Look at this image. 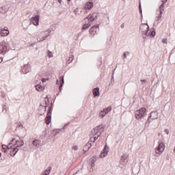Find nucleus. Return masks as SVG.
<instances>
[{
  "label": "nucleus",
  "mask_w": 175,
  "mask_h": 175,
  "mask_svg": "<svg viewBox=\"0 0 175 175\" xmlns=\"http://www.w3.org/2000/svg\"><path fill=\"white\" fill-rule=\"evenodd\" d=\"M174 150H175V147H174Z\"/></svg>",
  "instance_id": "obj_60"
},
{
  "label": "nucleus",
  "mask_w": 175,
  "mask_h": 175,
  "mask_svg": "<svg viewBox=\"0 0 175 175\" xmlns=\"http://www.w3.org/2000/svg\"><path fill=\"white\" fill-rule=\"evenodd\" d=\"M62 87H64V85L60 84L59 87V90L60 92L62 91Z\"/></svg>",
  "instance_id": "obj_40"
},
{
  "label": "nucleus",
  "mask_w": 175,
  "mask_h": 175,
  "mask_svg": "<svg viewBox=\"0 0 175 175\" xmlns=\"http://www.w3.org/2000/svg\"><path fill=\"white\" fill-rule=\"evenodd\" d=\"M125 27V25L123 23L120 25V28L123 29Z\"/></svg>",
  "instance_id": "obj_49"
},
{
  "label": "nucleus",
  "mask_w": 175,
  "mask_h": 175,
  "mask_svg": "<svg viewBox=\"0 0 175 175\" xmlns=\"http://www.w3.org/2000/svg\"><path fill=\"white\" fill-rule=\"evenodd\" d=\"M3 111H5L6 113V106L3 107Z\"/></svg>",
  "instance_id": "obj_43"
},
{
  "label": "nucleus",
  "mask_w": 175,
  "mask_h": 175,
  "mask_svg": "<svg viewBox=\"0 0 175 175\" xmlns=\"http://www.w3.org/2000/svg\"><path fill=\"white\" fill-rule=\"evenodd\" d=\"M47 53H48V57L49 58H53V53L50 51H48Z\"/></svg>",
  "instance_id": "obj_32"
},
{
  "label": "nucleus",
  "mask_w": 175,
  "mask_h": 175,
  "mask_svg": "<svg viewBox=\"0 0 175 175\" xmlns=\"http://www.w3.org/2000/svg\"><path fill=\"white\" fill-rule=\"evenodd\" d=\"M147 36H145V34H144V35H142V38H143V39L144 40H146V37Z\"/></svg>",
  "instance_id": "obj_46"
},
{
  "label": "nucleus",
  "mask_w": 175,
  "mask_h": 175,
  "mask_svg": "<svg viewBox=\"0 0 175 175\" xmlns=\"http://www.w3.org/2000/svg\"><path fill=\"white\" fill-rule=\"evenodd\" d=\"M105 111H100V112L99 113V116L100 117H101L102 118H103V117H105V116H106L107 113H105Z\"/></svg>",
  "instance_id": "obj_27"
},
{
  "label": "nucleus",
  "mask_w": 175,
  "mask_h": 175,
  "mask_svg": "<svg viewBox=\"0 0 175 175\" xmlns=\"http://www.w3.org/2000/svg\"><path fill=\"white\" fill-rule=\"evenodd\" d=\"M47 102H49V97L46 96L44 98V103H45V105H46V106L44 107V111H46V107H47V105H49V103Z\"/></svg>",
  "instance_id": "obj_25"
},
{
  "label": "nucleus",
  "mask_w": 175,
  "mask_h": 175,
  "mask_svg": "<svg viewBox=\"0 0 175 175\" xmlns=\"http://www.w3.org/2000/svg\"><path fill=\"white\" fill-rule=\"evenodd\" d=\"M1 157H2V153L0 152V158H1Z\"/></svg>",
  "instance_id": "obj_55"
},
{
  "label": "nucleus",
  "mask_w": 175,
  "mask_h": 175,
  "mask_svg": "<svg viewBox=\"0 0 175 175\" xmlns=\"http://www.w3.org/2000/svg\"><path fill=\"white\" fill-rule=\"evenodd\" d=\"M13 142H14V139H12V143H13Z\"/></svg>",
  "instance_id": "obj_54"
},
{
  "label": "nucleus",
  "mask_w": 175,
  "mask_h": 175,
  "mask_svg": "<svg viewBox=\"0 0 175 175\" xmlns=\"http://www.w3.org/2000/svg\"><path fill=\"white\" fill-rule=\"evenodd\" d=\"M57 84H58V80H57Z\"/></svg>",
  "instance_id": "obj_58"
},
{
  "label": "nucleus",
  "mask_w": 175,
  "mask_h": 175,
  "mask_svg": "<svg viewBox=\"0 0 175 175\" xmlns=\"http://www.w3.org/2000/svg\"><path fill=\"white\" fill-rule=\"evenodd\" d=\"M135 116L137 120H142V118H144L145 116H147V109L145 107H142L135 111Z\"/></svg>",
  "instance_id": "obj_3"
},
{
  "label": "nucleus",
  "mask_w": 175,
  "mask_h": 175,
  "mask_svg": "<svg viewBox=\"0 0 175 175\" xmlns=\"http://www.w3.org/2000/svg\"><path fill=\"white\" fill-rule=\"evenodd\" d=\"M72 148H73V150H75V151H77V150H79V146H74L72 147Z\"/></svg>",
  "instance_id": "obj_38"
},
{
  "label": "nucleus",
  "mask_w": 175,
  "mask_h": 175,
  "mask_svg": "<svg viewBox=\"0 0 175 175\" xmlns=\"http://www.w3.org/2000/svg\"><path fill=\"white\" fill-rule=\"evenodd\" d=\"M2 61H3V59H2V57H0V64L2 62Z\"/></svg>",
  "instance_id": "obj_51"
},
{
  "label": "nucleus",
  "mask_w": 175,
  "mask_h": 175,
  "mask_svg": "<svg viewBox=\"0 0 175 175\" xmlns=\"http://www.w3.org/2000/svg\"><path fill=\"white\" fill-rule=\"evenodd\" d=\"M92 147V144H91V142H88L84 146H83V150L84 151V152H87V151H88V150H90V148Z\"/></svg>",
  "instance_id": "obj_16"
},
{
  "label": "nucleus",
  "mask_w": 175,
  "mask_h": 175,
  "mask_svg": "<svg viewBox=\"0 0 175 175\" xmlns=\"http://www.w3.org/2000/svg\"><path fill=\"white\" fill-rule=\"evenodd\" d=\"M31 70V66L29 64H25L23 67H22V73L23 75H27V73H29Z\"/></svg>",
  "instance_id": "obj_13"
},
{
  "label": "nucleus",
  "mask_w": 175,
  "mask_h": 175,
  "mask_svg": "<svg viewBox=\"0 0 175 175\" xmlns=\"http://www.w3.org/2000/svg\"><path fill=\"white\" fill-rule=\"evenodd\" d=\"M5 147L6 148L7 151H9L10 150V148H9V146L5 145Z\"/></svg>",
  "instance_id": "obj_44"
},
{
  "label": "nucleus",
  "mask_w": 175,
  "mask_h": 175,
  "mask_svg": "<svg viewBox=\"0 0 175 175\" xmlns=\"http://www.w3.org/2000/svg\"><path fill=\"white\" fill-rule=\"evenodd\" d=\"M19 126H23V124H21L19 125Z\"/></svg>",
  "instance_id": "obj_56"
},
{
  "label": "nucleus",
  "mask_w": 175,
  "mask_h": 175,
  "mask_svg": "<svg viewBox=\"0 0 175 175\" xmlns=\"http://www.w3.org/2000/svg\"><path fill=\"white\" fill-rule=\"evenodd\" d=\"M16 144H17V146H20V145H21V144H20V141L16 140Z\"/></svg>",
  "instance_id": "obj_45"
},
{
  "label": "nucleus",
  "mask_w": 175,
  "mask_h": 175,
  "mask_svg": "<svg viewBox=\"0 0 175 175\" xmlns=\"http://www.w3.org/2000/svg\"><path fill=\"white\" fill-rule=\"evenodd\" d=\"M53 111V104L49 107L46 117L45 118V122L46 125H49L51 122V113Z\"/></svg>",
  "instance_id": "obj_8"
},
{
  "label": "nucleus",
  "mask_w": 175,
  "mask_h": 175,
  "mask_svg": "<svg viewBox=\"0 0 175 175\" xmlns=\"http://www.w3.org/2000/svg\"><path fill=\"white\" fill-rule=\"evenodd\" d=\"M90 162L95 163L96 162V157H92L90 159Z\"/></svg>",
  "instance_id": "obj_30"
},
{
  "label": "nucleus",
  "mask_w": 175,
  "mask_h": 175,
  "mask_svg": "<svg viewBox=\"0 0 175 175\" xmlns=\"http://www.w3.org/2000/svg\"><path fill=\"white\" fill-rule=\"evenodd\" d=\"M129 155L128 154H123L121 157V161H125V159H128Z\"/></svg>",
  "instance_id": "obj_24"
},
{
  "label": "nucleus",
  "mask_w": 175,
  "mask_h": 175,
  "mask_svg": "<svg viewBox=\"0 0 175 175\" xmlns=\"http://www.w3.org/2000/svg\"><path fill=\"white\" fill-rule=\"evenodd\" d=\"M68 1V2H70V0H67Z\"/></svg>",
  "instance_id": "obj_57"
},
{
  "label": "nucleus",
  "mask_w": 175,
  "mask_h": 175,
  "mask_svg": "<svg viewBox=\"0 0 175 175\" xmlns=\"http://www.w3.org/2000/svg\"><path fill=\"white\" fill-rule=\"evenodd\" d=\"M104 128L103 125H99L96 128L94 129V130L92 131V133H93V143H95V141L98 140V137L102 135V132L104 131Z\"/></svg>",
  "instance_id": "obj_2"
},
{
  "label": "nucleus",
  "mask_w": 175,
  "mask_h": 175,
  "mask_svg": "<svg viewBox=\"0 0 175 175\" xmlns=\"http://www.w3.org/2000/svg\"><path fill=\"white\" fill-rule=\"evenodd\" d=\"M98 31H99V25L92 27L89 30L90 35H92V36H95V35H96V32Z\"/></svg>",
  "instance_id": "obj_11"
},
{
  "label": "nucleus",
  "mask_w": 175,
  "mask_h": 175,
  "mask_svg": "<svg viewBox=\"0 0 175 175\" xmlns=\"http://www.w3.org/2000/svg\"><path fill=\"white\" fill-rule=\"evenodd\" d=\"M111 109H112L111 106H109L107 108H104L103 111L104 112H105V114H108L109 111H111Z\"/></svg>",
  "instance_id": "obj_22"
},
{
  "label": "nucleus",
  "mask_w": 175,
  "mask_h": 175,
  "mask_svg": "<svg viewBox=\"0 0 175 175\" xmlns=\"http://www.w3.org/2000/svg\"><path fill=\"white\" fill-rule=\"evenodd\" d=\"M139 12L140 14H142L143 11L142 10V4H140V3L139 5Z\"/></svg>",
  "instance_id": "obj_34"
},
{
  "label": "nucleus",
  "mask_w": 175,
  "mask_h": 175,
  "mask_svg": "<svg viewBox=\"0 0 175 175\" xmlns=\"http://www.w3.org/2000/svg\"><path fill=\"white\" fill-rule=\"evenodd\" d=\"M161 2H162V4L159 6V14L158 16H157L156 21H159V20L162 18V14L165 10L163 8H165V3L167 2V0H161Z\"/></svg>",
  "instance_id": "obj_7"
},
{
  "label": "nucleus",
  "mask_w": 175,
  "mask_h": 175,
  "mask_svg": "<svg viewBox=\"0 0 175 175\" xmlns=\"http://www.w3.org/2000/svg\"><path fill=\"white\" fill-rule=\"evenodd\" d=\"M2 149L3 150V152L6 153L8 152V150L6 149V147L5 145H2Z\"/></svg>",
  "instance_id": "obj_35"
},
{
  "label": "nucleus",
  "mask_w": 175,
  "mask_h": 175,
  "mask_svg": "<svg viewBox=\"0 0 175 175\" xmlns=\"http://www.w3.org/2000/svg\"><path fill=\"white\" fill-rule=\"evenodd\" d=\"M8 51V44L3 42L0 43V54H6Z\"/></svg>",
  "instance_id": "obj_10"
},
{
  "label": "nucleus",
  "mask_w": 175,
  "mask_h": 175,
  "mask_svg": "<svg viewBox=\"0 0 175 175\" xmlns=\"http://www.w3.org/2000/svg\"><path fill=\"white\" fill-rule=\"evenodd\" d=\"M98 18V13L94 12L90 14L84 18L85 24L82 26V31L85 29H88L91 27V23Z\"/></svg>",
  "instance_id": "obj_1"
},
{
  "label": "nucleus",
  "mask_w": 175,
  "mask_h": 175,
  "mask_svg": "<svg viewBox=\"0 0 175 175\" xmlns=\"http://www.w3.org/2000/svg\"><path fill=\"white\" fill-rule=\"evenodd\" d=\"M19 142H20L21 144L20 145H17L16 147H18V148L23 147V146H24V140L21 139Z\"/></svg>",
  "instance_id": "obj_31"
},
{
  "label": "nucleus",
  "mask_w": 175,
  "mask_h": 175,
  "mask_svg": "<svg viewBox=\"0 0 175 175\" xmlns=\"http://www.w3.org/2000/svg\"><path fill=\"white\" fill-rule=\"evenodd\" d=\"M59 80H60V84L64 85V76L60 77H59Z\"/></svg>",
  "instance_id": "obj_33"
},
{
  "label": "nucleus",
  "mask_w": 175,
  "mask_h": 175,
  "mask_svg": "<svg viewBox=\"0 0 175 175\" xmlns=\"http://www.w3.org/2000/svg\"><path fill=\"white\" fill-rule=\"evenodd\" d=\"M163 151H165V144L160 142L158 147L156 148V154L161 155Z\"/></svg>",
  "instance_id": "obj_9"
},
{
  "label": "nucleus",
  "mask_w": 175,
  "mask_h": 175,
  "mask_svg": "<svg viewBox=\"0 0 175 175\" xmlns=\"http://www.w3.org/2000/svg\"><path fill=\"white\" fill-rule=\"evenodd\" d=\"M90 166H91V167H94V166H95V163L90 162Z\"/></svg>",
  "instance_id": "obj_42"
},
{
  "label": "nucleus",
  "mask_w": 175,
  "mask_h": 175,
  "mask_svg": "<svg viewBox=\"0 0 175 175\" xmlns=\"http://www.w3.org/2000/svg\"><path fill=\"white\" fill-rule=\"evenodd\" d=\"M150 31V26L147 23H142L139 26V32H141L142 35H148V31Z\"/></svg>",
  "instance_id": "obj_6"
},
{
  "label": "nucleus",
  "mask_w": 175,
  "mask_h": 175,
  "mask_svg": "<svg viewBox=\"0 0 175 175\" xmlns=\"http://www.w3.org/2000/svg\"><path fill=\"white\" fill-rule=\"evenodd\" d=\"M162 43H165V44H167V38H163V39L162 40Z\"/></svg>",
  "instance_id": "obj_37"
},
{
  "label": "nucleus",
  "mask_w": 175,
  "mask_h": 175,
  "mask_svg": "<svg viewBox=\"0 0 175 175\" xmlns=\"http://www.w3.org/2000/svg\"><path fill=\"white\" fill-rule=\"evenodd\" d=\"M18 137L19 140H20V139H21V138H20V137Z\"/></svg>",
  "instance_id": "obj_59"
},
{
  "label": "nucleus",
  "mask_w": 175,
  "mask_h": 175,
  "mask_svg": "<svg viewBox=\"0 0 175 175\" xmlns=\"http://www.w3.org/2000/svg\"><path fill=\"white\" fill-rule=\"evenodd\" d=\"M69 125V123L66 124L64 127L63 129H65V128H66V126H68Z\"/></svg>",
  "instance_id": "obj_48"
},
{
  "label": "nucleus",
  "mask_w": 175,
  "mask_h": 175,
  "mask_svg": "<svg viewBox=\"0 0 175 175\" xmlns=\"http://www.w3.org/2000/svg\"><path fill=\"white\" fill-rule=\"evenodd\" d=\"M57 1H58L59 3H62V0H57Z\"/></svg>",
  "instance_id": "obj_53"
},
{
  "label": "nucleus",
  "mask_w": 175,
  "mask_h": 175,
  "mask_svg": "<svg viewBox=\"0 0 175 175\" xmlns=\"http://www.w3.org/2000/svg\"><path fill=\"white\" fill-rule=\"evenodd\" d=\"M129 54H130L129 52H124V53H123V57H122L123 59H126V55H129Z\"/></svg>",
  "instance_id": "obj_29"
},
{
  "label": "nucleus",
  "mask_w": 175,
  "mask_h": 175,
  "mask_svg": "<svg viewBox=\"0 0 175 175\" xmlns=\"http://www.w3.org/2000/svg\"><path fill=\"white\" fill-rule=\"evenodd\" d=\"M155 29H153L150 31H148V35H146L145 36H150L151 38H155Z\"/></svg>",
  "instance_id": "obj_19"
},
{
  "label": "nucleus",
  "mask_w": 175,
  "mask_h": 175,
  "mask_svg": "<svg viewBox=\"0 0 175 175\" xmlns=\"http://www.w3.org/2000/svg\"><path fill=\"white\" fill-rule=\"evenodd\" d=\"M51 166L48 167V168L44 172H42V175H49L51 172Z\"/></svg>",
  "instance_id": "obj_20"
},
{
  "label": "nucleus",
  "mask_w": 175,
  "mask_h": 175,
  "mask_svg": "<svg viewBox=\"0 0 175 175\" xmlns=\"http://www.w3.org/2000/svg\"><path fill=\"white\" fill-rule=\"evenodd\" d=\"M72 61H73V55H71V56H70L69 58H68L67 64H70Z\"/></svg>",
  "instance_id": "obj_28"
},
{
  "label": "nucleus",
  "mask_w": 175,
  "mask_h": 175,
  "mask_svg": "<svg viewBox=\"0 0 175 175\" xmlns=\"http://www.w3.org/2000/svg\"><path fill=\"white\" fill-rule=\"evenodd\" d=\"M40 16L36 15V16L32 17L31 18V23H32V24L33 25L38 26V25H39V20H40Z\"/></svg>",
  "instance_id": "obj_12"
},
{
  "label": "nucleus",
  "mask_w": 175,
  "mask_h": 175,
  "mask_svg": "<svg viewBox=\"0 0 175 175\" xmlns=\"http://www.w3.org/2000/svg\"><path fill=\"white\" fill-rule=\"evenodd\" d=\"M46 137V133H44V135L42 137V139H44Z\"/></svg>",
  "instance_id": "obj_52"
},
{
  "label": "nucleus",
  "mask_w": 175,
  "mask_h": 175,
  "mask_svg": "<svg viewBox=\"0 0 175 175\" xmlns=\"http://www.w3.org/2000/svg\"><path fill=\"white\" fill-rule=\"evenodd\" d=\"M108 152H109V146H107V145H105L103 152L100 154V158H105V157H107Z\"/></svg>",
  "instance_id": "obj_14"
},
{
  "label": "nucleus",
  "mask_w": 175,
  "mask_h": 175,
  "mask_svg": "<svg viewBox=\"0 0 175 175\" xmlns=\"http://www.w3.org/2000/svg\"><path fill=\"white\" fill-rule=\"evenodd\" d=\"M0 35H1V36H6L9 35V31H8V33H6V34L3 33V31H1Z\"/></svg>",
  "instance_id": "obj_36"
},
{
  "label": "nucleus",
  "mask_w": 175,
  "mask_h": 175,
  "mask_svg": "<svg viewBox=\"0 0 175 175\" xmlns=\"http://www.w3.org/2000/svg\"><path fill=\"white\" fill-rule=\"evenodd\" d=\"M140 81H141L142 84H143V83H147V80H146V79H141Z\"/></svg>",
  "instance_id": "obj_39"
},
{
  "label": "nucleus",
  "mask_w": 175,
  "mask_h": 175,
  "mask_svg": "<svg viewBox=\"0 0 175 175\" xmlns=\"http://www.w3.org/2000/svg\"><path fill=\"white\" fill-rule=\"evenodd\" d=\"M42 85H36V90L37 91L40 92V91H42Z\"/></svg>",
  "instance_id": "obj_26"
},
{
  "label": "nucleus",
  "mask_w": 175,
  "mask_h": 175,
  "mask_svg": "<svg viewBox=\"0 0 175 175\" xmlns=\"http://www.w3.org/2000/svg\"><path fill=\"white\" fill-rule=\"evenodd\" d=\"M92 8H94V4L92 3V2H87L84 6V8L86 10H91Z\"/></svg>",
  "instance_id": "obj_15"
},
{
  "label": "nucleus",
  "mask_w": 175,
  "mask_h": 175,
  "mask_svg": "<svg viewBox=\"0 0 175 175\" xmlns=\"http://www.w3.org/2000/svg\"><path fill=\"white\" fill-rule=\"evenodd\" d=\"M17 148H18V147L14 148L13 149V150L12 152V154H11V157H14V155H16L17 154V152H18V149H17Z\"/></svg>",
  "instance_id": "obj_23"
},
{
  "label": "nucleus",
  "mask_w": 175,
  "mask_h": 175,
  "mask_svg": "<svg viewBox=\"0 0 175 175\" xmlns=\"http://www.w3.org/2000/svg\"><path fill=\"white\" fill-rule=\"evenodd\" d=\"M32 144L35 146V147H39V146H40V141L39 139H34L32 142Z\"/></svg>",
  "instance_id": "obj_21"
},
{
  "label": "nucleus",
  "mask_w": 175,
  "mask_h": 175,
  "mask_svg": "<svg viewBox=\"0 0 175 175\" xmlns=\"http://www.w3.org/2000/svg\"><path fill=\"white\" fill-rule=\"evenodd\" d=\"M46 80H47V79H44V78H42V83H46Z\"/></svg>",
  "instance_id": "obj_47"
},
{
  "label": "nucleus",
  "mask_w": 175,
  "mask_h": 175,
  "mask_svg": "<svg viewBox=\"0 0 175 175\" xmlns=\"http://www.w3.org/2000/svg\"><path fill=\"white\" fill-rule=\"evenodd\" d=\"M164 132H165V133H166V135H169V130L167 129H165L164 130Z\"/></svg>",
  "instance_id": "obj_41"
},
{
  "label": "nucleus",
  "mask_w": 175,
  "mask_h": 175,
  "mask_svg": "<svg viewBox=\"0 0 175 175\" xmlns=\"http://www.w3.org/2000/svg\"><path fill=\"white\" fill-rule=\"evenodd\" d=\"M9 10L6 6H2L0 8V13L1 14H5V13H7Z\"/></svg>",
  "instance_id": "obj_18"
},
{
  "label": "nucleus",
  "mask_w": 175,
  "mask_h": 175,
  "mask_svg": "<svg viewBox=\"0 0 175 175\" xmlns=\"http://www.w3.org/2000/svg\"><path fill=\"white\" fill-rule=\"evenodd\" d=\"M152 118V120H158V111H153L150 112V116H148V118L145 124V126H150V124H151V121L150 119Z\"/></svg>",
  "instance_id": "obj_5"
},
{
  "label": "nucleus",
  "mask_w": 175,
  "mask_h": 175,
  "mask_svg": "<svg viewBox=\"0 0 175 175\" xmlns=\"http://www.w3.org/2000/svg\"><path fill=\"white\" fill-rule=\"evenodd\" d=\"M51 33V30H47L40 33V34L37 36L38 42H44V40H46V39L50 36Z\"/></svg>",
  "instance_id": "obj_4"
},
{
  "label": "nucleus",
  "mask_w": 175,
  "mask_h": 175,
  "mask_svg": "<svg viewBox=\"0 0 175 175\" xmlns=\"http://www.w3.org/2000/svg\"><path fill=\"white\" fill-rule=\"evenodd\" d=\"M93 95L94 98H96V96H99V95H100V93H99V88L93 89Z\"/></svg>",
  "instance_id": "obj_17"
},
{
  "label": "nucleus",
  "mask_w": 175,
  "mask_h": 175,
  "mask_svg": "<svg viewBox=\"0 0 175 175\" xmlns=\"http://www.w3.org/2000/svg\"><path fill=\"white\" fill-rule=\"evenodd\" d=\"M94 139V137H90V142H91L94 143V139Z\"/></svg>",
  "instance_id": "obj_50"
}]
</instances>
